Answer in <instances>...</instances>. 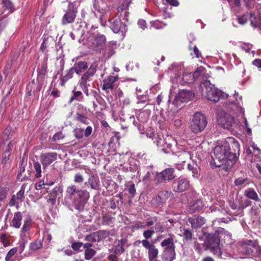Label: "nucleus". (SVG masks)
Returning a JSON list of instances; mask_svg holds the SVG:
<instances>
[{"label":"nucleus","instance_id":"nucleus-25","mask_svg":"<svg viewBox=\"0 0 261 261\" xmlns=\"http://www.w3.org/2000/svg\"><path fill=\"white\" fill-rule=\"evenodd\" d=\"M86 184H88L91 188L93 190H98L99 189V178L97 176L96 177L93 173H91L89 175L88 181L85 182V185Z\"/></svg>","mask_w":261,"mask_h":261},{"label":"nucleus","instance_id":"nucleus-7","mask_svg":"<svg viewBox=\"0 0 261 261\" xmlns=\"http://www.w3.org/2000/svg\"><path fill=\"white\" fill-rule=\"evenodd\" d=\"M207 123L205 116L201 113L197 112L190 118V128L194 134H197L204 130Z\"/></svg>","mask_w":261,"mask_h":261},{"label":"nucleus","instance_id":"nucleus-34","mask_svg":"<svg viewBox=\"0 0 261 261\" xmlns=\"http://www.w3.org/2000/svg\"><path fill=\"white\" fill-rule=\"evenodd\" d=\"M188 39L190 42L189 49L190 50L193 51L194 54L196 56L197 58L200 57V54L198 48L195 45L192 44V41L195 40L194 35L192 34H190L188 36Z\"/></svg>","mask_w":261,"mask_h":261},{"label":"nucleus","instance_id":"nucleus-59","mask_svg":"<svg viewBox=\"0 0 261 261\" xmlns=\"http://www.w3.org/2000/svg\"><path fill=\"white\" fill-rule=\"evenodd\" d=\"M9 190L5 188H0V201L3 200L8 194Z\"/></svg>","mask_w":261,"mask_h":261},{"label":"nucleus","instance_id":"nucleus-39","mask_svg":"<svg viewBox=\"0 0 261 261\" xmlns=\"http://www.w3.org/2000/svg\"><path fill=\"white\" fill-rule=\"evenodd\" d=\"M47 58H45L43 59L41 68L38 70V77L43 78L47 73Z\"/></svg>","mask_w":261,"mask_h":261},{"label":"nucleus","instance_id":"nucleus-57","mask_svg":"<svg viewBox=\"0 0 261 261\" xmlns=\"http://www.w3.org/2000/svg\"><path fill=\"white\" fill-rule=\"evenodd\" d=\"M17 251V248H13L10 250L6 255L5 260L11 261V258L16 253Z\"/></svg>","mask_w":261,"mask_h":261},{"label":"nucleus","instance_id":"nucleus-44","mask_svg":"<svg viewBox=\"0 0 261 261\" xmlns=\"http://www.w3.org/2000/svg\"><path fill=\"white\" fill-rule=\"evenodd\" d=\"M125 189L131 195L132 197H134L136 193V190L135 188V185L133 182L129 183L125 185Z\"/></svg>","mask_w":261,"mask_h":261},{"label":"nucleus","instance_id":"nucleus-64","mask_svg":"<svg viewBox=\"0 0 261 261\" xmlns=\"http://www.w3.org/2000/svg\"><path fill=\"white\" fill-rule=\"evenodd\" d=\"M142 245L146 249H148V250L152 248V247H154V245H152L149 241H148L147 239L143 240L141 241Z\"/></svg>","mask_w":261,"mask_h":261},{"label":"nucleus","instance_id":"nucleus-2","mask_svg":"<svg viewBox=\"0 0 261 261\" xmlns=\"http://www.w3.org/2000/svg\"><path fill=\"white\" fill-rule=\"evenodd\" d=\"M213 150L214 156L213 159L216 167H220L227 161H231L233 165L237 160V154L230 151V145L227 141L218 143Z\"/></svg>","mask_w":261,"mask_h":261},{"label":"nucleus","instance_id":"nucleus-11","mask_svg":"<svg viewBox=\"0 0 261 261\" xmlns=\"http://www.w3.org/2000/svg\"><path fill=\"white\" fill-rule=\"evenodd\" d=\"M88 41L91 43L89 44L92 49L95 51H101L106 45V37L100 33L93 34L88 38Z\"/></svg>","mask_w":261,"mask_h":261},{"label":"nucleus","instance_id":"nucleus-16","mask_svg":"<svg viewBox=\"0 0 261 261\" xmlns=\"http://www.w3.org/2000/svg\"><path fill=\"white\" fill-rule=\"evenodd\" d=\"M257 246L256 241L247 240L241 244L238 250L240 253L249 254L253 252V248H256Z\"/></svg>","mask_w":261,"mask_h":261},{"label":"nucleus","instance_id":"nucleus-14","mask_svg":"<svg viewBox=\"0 0 261 261\" xmlns=\"http://www.w3.org/2000/svg\"><path fill=\"white\" fill-rule=\"evenodd\" d=\"M190 181L188 178L180 176L172 183L173 191L175 192H182L186 191L190 187Z\"/></svg>","mask_w":261,"mask_h":261},{"label":"nucleus","instance_id":"nucleus-47","mask_svg":"<svg viewBox=\"0 0 261 261\" xmlns=\"http://www.w3.org/2000/svg\"><path fill=\"white\" fill-rule=\"evenodd\" d=\"M98 235V234L97 233V232L91 233L86 237L85 240L87 241L92 242H99V239Z\"/></svg>","mask_w":261,"mask_h":261},{"label":"nucleus","instance_id":"nucleus-22","mask_svg":"<svg viewBox=\"0 0 261 261\" xmlns=\"http://www.w3.org/2000/svg\"><path fill=\"white\" fill-rule=\"evenodd\" d=\"M188 221L191 224V227L195 229L199 228L204 224L205 219L204 217L198 216L197 217L189 218Z\"/></svg>","mask_w":261,"mask_h":261},{"label":"nucleus","instance_id":"nucleus-13","mask_svg":"<svg viewBox=\"0 0 261 261\" xmlns=\"http://www.w3.org/2000/svg\"><path fill=\"white\" fill-rule=\"evenodd\" d=\"M174 172L172 168H166L161 172L156 173L154 181L156 184H159L166 180H172L175 177Z\"/></svg>","mask_w":261,"mask_h":261},{"label":"nucleus","instance_id":"nucleus-38","mask_svg":"<svg viewBox=\"0 0 261 261\" xmlns=\"http://www.w3.org/2000/svg\"><path fill=\"white\" fill-rule=\"evenodd\" d=\"M182 237L184 240L187 242L192 241L195 240L194 234L189 228H183Z\"/></svg>","mask_w":261,"mask_h":261},{"label":"nucleus","instance_id":"nucleus-5","mask_svg":"<svg viewBox=\"0 0 261 261\" xmlns=\"http://www.w3.org/2000/svg\"><path fill=\"white\" fill-rule=\"evenodd\" d=\"M222 233L216 231L213 233H208L206 237V249H210L219 258H225L226 255L223 254L220 247V239L222 238Z\"/></svg>","mask_w":261,"mask_h":261},{"label":"nucleus","instance_id":"nucleus-45","mask_svg":"<svg viewBox=\"0 0 261 261\" xmlns=\"http://www.w3.org/2000/svg\"><path fill=\"white\" fill-rule=\"evenodd\" d=\"M76 120L84 124H88L89 123L88 117L79 113H77L76 114Z\"/></svg>","mask_w":261,"mask_h":261},{"label":"nucleus","instance_id":"nucleus-23","mask_svg":"<svg viewBox=\"0 0 261 261\" xmlns=\"http://www.w3.org/2000/svg\"><path fill=\"white\" fill-rule=\"evenodd\" d=\"M128 241L126 239H122L118 240L117 244L114 247V252L115 254H120L124 251L125 247L128 246Z\"/></svg>","mask_w":261,"mask_h":261},{"label":"nucleus","instance_id":"nucleus-33","mask_svg":"<svg viewBox=\"0 0 261 261\" xmlns=\"http://www.w3.org/2000/svg\"><path fill=\"white\" fill-rule=\"evenodd\" d=\"M72 95L69 99V102L71 103L76 100L77 101H82L83 100V95L81 91H76L75 87L72 91Z\"/></svg>","mask_w":261,"mask_h":261},{"label":"nucleus","instance_id":"nucleus-31","mask_svg":"<svg viewBox=\"0 0 261 261\" xmlns=\"http://www.w3.org/2000/svg\"><path fill=\"white\" fill-rule=\"evenodd\" d=\"M170 193L167 191H162L159 193L158 196L155 197L156 201L158 205L165 202L169 198Z\"/></svg>","mask_w":261,"mask_h":261},{"label":"nucleus","instance_id":"nucleus-54","mask_svg":"<svg viewBox=\"0 0 261 261\" xmlns=\"http://www.w3.org/2000/svg\"><path fill=\"white\" fill-rule=\"evenodd\" d=\"M96 252L94 249H88L85 251V258L89 260L95 254Z\"/></svg>","mask_w":261,"mask_h":261},{"label":"nucleus","instance_id":"nucleus-41","mask_svg":"<svg viewBox=\"0 0 261 261\" xmlns=\"http://www.w3.org/2000/svg\"><path fill=\"white\" fill-rule=\"evenodd\" d=\"M26 188V185L23 184L20 188V190L17 193L16 197L17 198V202L21 203L24 199V191Z\"/></svg>","mask_w":261,"mask_h":261},{"label":"nucleus","instance_id":"nucleus-49","mask_svg":"<svg viewBox=\"0 0 261 261\" xmlns=\"http://www.w3.org/2000/svg\"><path fill=\"white\" fill-rule=\"evenodd\" d=\"M193 246L195 250L198 253H201L202 251L203 248L206 247L205 242L202 244L198 243L196 240H194Z\"/></svg>","mask_w":261,"mask_h":261},{"label":"nucleus","instance_id":"nucleus-6","mask_svg":"<svg viewBox=\"0 0 261 261\" xmlns=\"http://www.w3.org/2000/svg\"><path fill=\"white\" fill-rule=\"evenodd\" d=\"M181 67L177 64H174L169 67L168 72L170 74L173 82L176 83L190 84L194 82L196 79L192 73H184L182 74L181 81H180Z\"/></svg>","mask_w":261,"mask_h":261},{"label":"nucleus","instance_id":"nucleus-19","mask_svg":"<svg viewBox=\"0 0 261 261\" xmlns=\"http://www.w3.org/2000/svg\"><path fill=\"white\" fill-rule=\"evenodd\" d=\"M32 219L28 217L24 219L22 227L20 232V236L22 240L27 242L29 238V232L31 227Z\"/></svg>","mask_w":261,"mask_h":261},{"label":"nucleus","instance_id":"nucleus-60","mask_svg":"<svg viewBox=\"0 0 261 261\" xmlns=\"http://www.w3.org/2000/svg\"><path fill=\"white\" fill-rule=\"evenodd\" d=\"M154 232L155 231L162 233L164 232L165 230L163 225L160 222L156 223L154 226Z\"/></svg>","mask_w":261,"mask_h":261},{"label":"nucleus","instance_id":"nucleus-62","mask_svg":"<svg viewBox=\"0 0 261 261\" xmlns=\"http://www.w3.org/2000/svg\"><path fill=\"white\" fill-rule=\"evenodd\" d=\"M112 221V217L108 215H104L102 218L103 225H109Z\"/></svg>","mask_w":261,"mask_h":261},{"label":"nucleus","instance_id":"nucleus-40","mask_svg":"<svg viewBox=\"0 0 261 261\" xmlns=\"http://www.w3.org/2000/svg\"><path fill=\"white\" fill-rule=\"evenodd\" d=\"M188 169L189 171L192 172L193 177H197L199 175L200 168L198 165L195 163L189 164L188 165Z\"/></svg>","mask_w":261,"mask_h":261},{"label":"nucleus","instance_id":"nucleus-51","mask_svg":"<svg viewBox=\"0 0 261 261\" xmlns=\"http://www.w3.org/2000/svg\"><path fill=\"white\" fill-rule=\"evenodd\" d=\"M132 1V0H124L120 6L117 9L118 13H121L123 10L127 9Z\"/></svg>","mask_w":261,"mask_h":261},{"label":"nucleus","instance_id":"nucleus-50","mask_svg":"<svg viewBox=\"0 0 261 261\" xmlns=\"http://www.w3.org/2000/svg\"><path fill=\"white\" fill-rule=\"evenodd\" d=\"M60 188L58 187L55 188L50 194V197L49 198V200L53 204H54V202L56 201V197L58 196V195L60 193Z\"/></svg>","mask_w":261,"mask_h":261},{"label":"nucleus","instance_id":"nucleus-4","mask_svg":"<svg viewBox=\"0 0 261 261\" xmlns=\"http://www.w3.org/2000/svg\"><path fill=\"white\" fill-rule=\"evenodd\" d=\"M202 96L208 99L217 102L220 99L228 97V94L219 91L215 85L211 84L209 80L203 81L200 85Z\"/></svg>","mask_w":261,"mask_h":261},{"label":"nucleus","instance_id":"nucleus-42","mask_svg":"<svg viewBox=\"0 0 261 261\" xmlns=\"http://www.w3.org/2000/svg\"><path fill=\"white\" fill-rule=\"evenodd\" d=\"M42 247V242L41 240H37L30 243L29 248L32 251H36Z\"/></svg>","mask_w":261,"mask_h":261},{"label":"nucleus","instance_id":"nucleus-18","mask_svg":"<svg viewBox=\"0 0 261 261\" xmlns=\"http://www.w3.org/2000/svg\"><path fill=\"white\" fill-rule=\"evenodd\" d=\"M0 4V15L4 14L7 16L15 11L13 4L10 0H1Z\"/></svg>","mask_w":261,"mask_h":261},{"label":"nucleus","instance_id":"nucleus-20","mask_svg":"<svg viewBox=\"0 0 261 261\" xmlns=\"http://www.w3.org/2000/svg\"><path fill=\"white\" fill-rule=\"evenodd\" d=\"M175 248H165L163 253L162 255V258L163 261H173L175 259Z\"/></svg>","mask_w":261,"mask_h":261},{"label":"nucleus","instance_id":"nucleus-56","mask_svg":"<svg viewBox=\"0 0 261 261\" xmlns=\"http://www.w3.org/2000/svg\"><path fill=\"white\" fill-rule=\"evenodd\" d=\"M231 109H232V111H236L234 110V108L237 109V110L238 111H239L240 113H241L243 115V116H244V113H245V111H244V109L241 107V106H240L238 103H234V102H231Z\"/></svg>","mask_w":261,"mask_h":261},{"label":"nucleus","instance_id":"nucleus-52","mask_svg":"<svg viewBox=\"0 0 261 261\" xmlns=\"http://www.w3.org/2000/svg\"><path fill=\"white\" fill-rule=\"evenodd\" d=\"M73 134L76 139H82L84 136V129L81 128L76 127L73 130Z\"/></svg>","mask_w":261,"mask_h":261},{"label":"nucleus","instance_id":"nucleus-26","mask_svg":"<svg viewBox=\"0 0 261 261\" xmlns=\"http://www.w3.org/2000/svg\"><path fill=\"white\" fill-rule=\"evenodd\" d=\"M22 214L20 212H17L14 214V216L10 223V226L15 228H19L21 225Z\"/></svg>","mask_w":261,"mask_h":261},{"label":"nucleus","instance_id":"nucleus-1","mask_svg":"<svg viewBox=\"0 0 261 261\" xmlns=\"http://www.w3.org/2000/svg\"><path fill=\"white\" fill-rule=\"evenodd\" d=\"M90 197L89 192L84 190H78L75 185L67 187L63 204L69 207L73 205L79 211L84 210V206Z\"/></svg>","mask_w":261,"mask_h":261},{"label":"nucleus","instance_id":"nucleus-53","mask_svg":"<svg viewBox=\"0 0 261 261\" xmlns=\"http://www.w3.org/2000/svg\"><path fill=\"white\" fill-rule=\"evenodd\" d=\"M34 168L36 172L35 177L39 178L41 176V165L39 162H36L34 164Z\"/></svg>","mask_w":261,"mask_h":261},{"label":"nucleus","instance_id":"nucleus-10","mask_svg":"<svg viewBox=\"0 0 261 261\" xmlns=\"http://www.w3.org/2000/svg\"><path fill=\"white\" fill-rule=\"evenodd\" d=\"M150 113L151 111L149 110H144L141 111L138 110L136 114L137 121L135 120L134 116H132L129 117L128 122L132 123L134 126H137L138 129L141 131L142 127L141 124H144L148 121Z\"/></svg>","mask_w":261,"mask_h":261},{"label":"nucleus","instance_id":"nucleus-24","mask_svg":"<svg viewBox=\"0 0 261 261\" xmlns=\"http://www.w3.org/2000/svg\"><path fill=\"white\" fill-rule=\"evenodd\" d=\"M93 7L92 11L96 17L101 19L102 17L106 14V10L99 5V3L97 0L93 1Z\"/></svg>","mask_w":261,"mask_h":261},{"label":"nucleus","instance_id":"nucleus-28","mask_svg":"<svg viewBox=\"0 0 261 261\" xmlns=\"http://www.w3.org/2000/svg\"><path fill=\"white\" fill-rule=\"evenodd\" d=\"M77 74H81L82 72L88 68V64L86 61H79L75 62L72 67Z\"/></svg>","mask_w":261,"mask_h":261},{"label":"nucleus","instance_id":"nucleus-35","mask_svg":"<svg viewBox=\"0 0 261 261\" xmlns=\"http://www.w3.org/2000/svg\"><path fill=\"white\" fill-rule=\"evenodd\" d=\"M194 95L190 90H184L179 93V98L182 102H185L191 99Z\"/></svg>","mask_w":261,"mask_h":261},{"label":"nucleus","instance_id":"nucleus-58","mask_svg":"<svg viewBox=\"0 0 261 261\" xmlns=\"http://www.w3.org/2000/svg\"><path fill=\"white\" fill-rule=\"evenodd\" d=\"M137 98H138V101L137 103L138 104L142 103V104L147 105L148 103V97L146 95H140V96L138 95Z\"/></svg>","mask_w":261,"mask_h":261},{"label":"nucleus","instance_id":"nucleus-9","mask_svg":"<svg viewBox=\"0 0 261 261\" xmlns=\"http://www.w3.org/2000/svg\"><path fill=\"white\" fill-rule=\"evenodd\" d=\"M256 9L257 11L258 18L255 16L254 13L250 12V14H244L238 17L239 23L245 24L248 18H249L251 25L254 28H257L261 24V3L256 5Z\"/></svg>","mask_w":261,"mask_h":261},{"label":"nucleus","instance_id":"nucleus-30","mask_svg":"<svg viewBox=\"0 0 261 261\" xmlns=\"http://www.w3.org/2000/svg\"><path fill=\"white\" fill-rule=\"evenodd\" d=\"M244 195L247 197L248 198L252 199L255 201H259V198L255 192V191L253 188H248L244 192Z\"/></svg>","mask_w":261,"mask_h":261},{"label":"nucleus","instance_id":"nucleus-43","mask_svg":"<svg viewBox=\"0 0 261 261\" xmlns=\"http://www.w3.org/2000/svg\"><path fill=\"white\" fill-rule=\"evenodd\" d=\"M97 67H98L97 62H96V61L93 62V63H91V64L90 65L89 68H88V69L87 70L86 72L90 75H91L92 76H93L95 74V72L97 71Z\"/></svg>","mask_w":261,"mask_h":261},{"label":"nucleus","instance_id":"nucleus-37","mask_svg":"<svg viewBox=\"0 0 261 261\" xmlns=\"http://www.w3.org/2000/svg\"><path fill=\"white\" fill-rule=\"evenodd\" d=\"M151 169L149 166H145L143 168L142 170H140L138 171V174H139V176L141 175V174L144 172L145 175L143 177L142 180L144 181H147L151 176Z\"/></svg>","mask_w":261,"mask_h":261},{"label":"nucleus","instance_id":"nucleus-46","mask_svg":"<svg viewBox=\"0 0 261 261\" xmlns=\"http://www.w3.org/2000/svg\"><path fill=\"white\" fill-rule=\"evenodd\" d=\"M92 77L91 75L88 74L86 72L82 75L80 80L79 82V85H89L87 82L90 81V78Z\"/></svg>","mask_w":261,"mask_h":261},{"label":"nucleus","instance_id":"nucleus-48","mask_svg":"<svg viewBox=\"0 0 261 261\" xmlns=\"http://www.w3.org/2000/svg\"><path fill=\"white\" fill-rule=\"evenodd\" d=\"M158 255V250L155 247H152L148 250V258L149 260H152L153 259H155Z\"/></svg>","mask_w":261,"mask_h":261},{"label":"nucleus","instance_id":"nucleus-63","mask_svg":"<svg viewBox=\"0 0 261 261\" xmlns=\"http://www.w3.org/2000/svg\"><path fill=\"white\" fill-rule=\"evenodd\" d=\"M154 233V230L148 229L147 230H145L143 232V236L145 238V239H148L151 238Z\"/></svg>","mask_w":261,"mask_h":261},{"label":"nucleus","instance_id":"nucleus-8","mask_svg":"<svg viewBox=\"0 0 261 261\" xmlns=\"http://www.w3.org/2000/svg\"><path fill=\"white\" fill-rule=\"evenodd\" d=\"M217 119L218 124L225 129H233L238 125L233 116L223 111L217 113Z\"/></svg>","mask_w":261,"mask_h":261},{"label":"nucleus","instance_id":"nucleus-21","mask_svg":"<svg viewBox=\"0 0 261 261\" xmlns=\"http://www.w3.org/2000/svg\"><path fill=\"white\" fill-rule=\"evenodd\" d=\"M117 48L116 41H111L106 46L103 50V55L106 59L110 58L114 53V50Z\"/></svg>","mask_w":261,"mask_h":261},{"label":"nucleus","instance_id":"nucleus-15","mask_svg":"<svg viewBox=\"0 0 261 261\" xmlns=\"http://www.w3.org/2000/svg\"><path fill=\"white\" fill-rule=\"evenodd\" d=\"M110 28L115 33H118L119 32L124 33L127 31L126 25L121 22L120 18L115 17L111 19Z\"/></svg>","mask_w":261,"mask_h":261},{"label":"nucleus","instance_id":"nucleus-27","mask_svg":"<svg viewBox=\"0 0 261 261\" xmlns=\"http://www.w3.org/2000/svg\"><path fill=\"white\" fill-rule=\"evenodd\" d=\"M117 79V76H109L107 79L103 80L102 89L105 90L108 89L112 90L114 88V83Z\"/></svg>","mask_w":261,"mask_h":261},{"label":"nucleus","instance_id":"nucleus-36","mask_svg":"<svg viewBox=\"0 0 261 261\" xmlns=\"http://www.w3.org/2000/svg\"><path fill=\"white\" fill-rule=\"evenodd\" d=\"M66 73L65 75L60 77L61 85L64 86L65 83L67 82L69 79H71L73 76V73L75 72L73 67L70 68L67 70Z\"/></svg>","mask_w":261,"mask_h":261},{"label":"nucleus","instance_id":"nucleus-55","mask_svg":"<svg viewBox=\"0 0 261 261\" xmlns=\"http://www.w3.org/2000/svg\"><path fill=\"white\" fill-rule=\"evenodd\" d=\"M205 69L203 66H199L193 73L196 79H198L200 75H202L205 72Z\"/></svg>","mask_w":261,"mask_h":261},{"label":"nucleus","instance_id":"nucleus-12","mask_svg":"<svg viewBox=\"0 0 261 261\" xmlns=\"http://www.w3.org/2000/svg\"><path fill=\"white\" fill-rule=\"evenodd\" d=\"M77 13V7L75 5L70 2L68 4L67 10L62 18V24L66 25L73 22L75 20Z\"/></svg>","mask_w":261,"mask_h":261},{"label":"nucleus","instance_id":"nucleus-17","mask_svg":"<svg viewBox=\"0 0 261 261\" xmlns=\"http://www.w3.org/2000/svg\"><path fill=\"white\" fill-rule=\"evenodd\" d=\"M58 158V154L55 152H46L42 153L40 155V161L44 168H45L54 161Z\"/></svg>","mask_w":261,"mask_h":261},{"label":"nucleus","instance_id":"nucleus-3","mask_svg":"<svg viewBox=\"0 0 261 261\" xmlns=\"http://www.w3.org/2000/svg\"><path fill=\"white\" fill-rule=\"evenodd\" d=\"M154 143L156 144L159 149L166 153L175 154L180 157L181 160L191 159V154L189 151H186L182 147H178L175 143L172 144L168 142L163 135H157L155 137Z\"/></svg>","mask_w":261,"mask_h":261},{"label":"nucleus","instance_id":"nucleus-32","mask_svg":"<svg viewBox=\"0 0 261 261\" xmlns=\"http://www.w3.org/2000/svg\"><path fill=\"white\" fill-rule=\"evenodd\" d=\"M203 206L202 201L198 199L189 206L190 211L191 213L198 212L202 209Z\"/></svg>","mask_w":261,"mask_h":261},{"label":"nucleus","instance_id":"nucleus-61","mask_svg":"<svg viewBox=\"0 0 261 261\" xmlns=\"http://www.w3.org/2000/svg\"><path fill=\"white\" fill-rule=\"evenodd\" d=\"M0 239L1 242H2L4 246H8L9 245L10 243L9 240H8L6 234H1L0 236Z\"/></svg>","mask_w":261,"mask_h":261},{"label":"nucleus","instance_id":"nucleus-29","mask_svg":"<svg viewBox=\"0 0 261 261\" xmlns=\"http://www.w3.org/2000/svg\"><path fill=\"white\" fill-rule=\"evenodd\" d=\"M169 238L163 240L161 242V245L162 247H165V248H167V247L172 248V247H173L174 248H175V246L174 245V243H175L174 240L175 239V237L173 234H169Z\"/></svg>","mask_w":261,"mask_h":261}]
</instances>
